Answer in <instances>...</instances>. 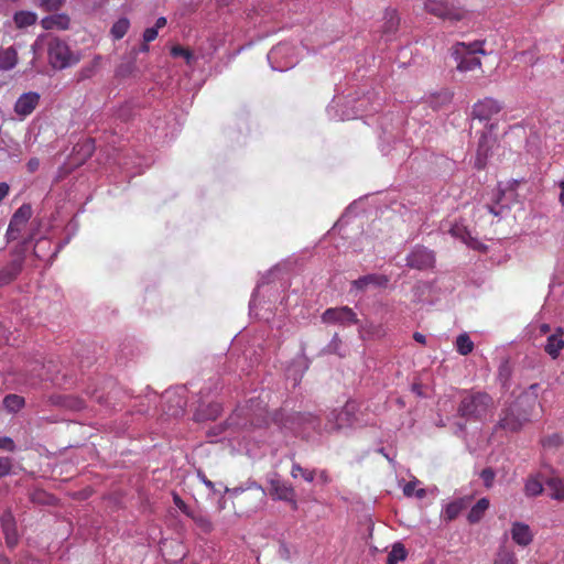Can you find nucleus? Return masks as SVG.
I'll return each mask as SVG.
<instances>
[{
    "label": "nucleus",
    "mask_w": 564,
    "mask_h": 564,
    "mask_svg": "<svg viewBox=\"0 0 564 564\" xmlns=\"http://www.w3.org/2000/svg\"><path fill=\"white\" fill-rule=\"evenodd\" d=\"M494 410V399L481 391L468 392L459 402L457 414L466 421H482Z\"/></svg>",
    "instance_id": "obj_1"
},
{
    "label": "nucleus",
    "mask_w": 564,
    "mask_h": 564,
    "mask_svg": "<svg viewBox=\"0 0 564 564\" xmlns=\"http://www.w3.org/2000/svg\"><path fill=\"white\" fill-rule=\"evenodd\" d=\"M226 491L237 499V502L246 509V512H254L264 503L265 491L256 482H252L247 488H227Z\"/></svg>",
    "instance_id": "obj_2"
},
{
    "label": "nucleus",
    "mask_w": 564,
    "mask_h": 564,
    "mask_svg": "<svg viewBox=\"0 0 564 564\" xmlns=\"http://www.w3.org/2000/svg\"><path fill=\"white\" fill-rule=\"evenodd\" d=\"M485 54L480 43H473L466 45L465 43H457L453 48V57L457 63L459 72H469L481 67L480 58L477 54Z\"/></svg>",
    "instance_id": "obj_3"
},
{
    "label": "nucleus",
    "mask_w": 564,
    "mask_h": 564,
    "mask_svg": "<svg viewBox=\"0 0 564 564\" xmlns=\"http://www.w3.org/2000/svg\"><path fill=\"white\" fill-rule=\"evenodd\" d=\"M48 62L55 69H64L77 62L66 42L54 37L48 42Z\"/></svg>",
    "instance_id": "obj_4"
},
{
    "label": "nucleus",
    "mask_w": 564,
    "mask_h": 564,
    "mask_svg": "<svg viewBox=\"0 0 564 564\" xmlns=\"http://www.w3.org/2000/svg\"><path fill=\"white\" fill-rule=\"evenodd\" d=\"M423 8L442 20L460 21L465 17L464 10L448 0H423Z\"/></svg>",
    "instance_id": "obj_5"
},
{
    "label": "nucleus",
    "mask_w": 564,
    "mask_h": 564,
    "mask_svg": "<svg viewBox=\"0 0 564 564\" xmlns=\"http://www.w3.org/2000/svg\"><path fill=\"white\" fill-rule=\"evenodd\" d=\"M519 402L520 400L502 410L497 424L498 427L509 432H518L530 420L527 412L520 411Z\"/></svg>",
    "instance_id": "obj_6"
},
{
    "label": "nucleus",
    "mask_w": 564,
    "mask_h": 564,
    "mask_svg": "<svg viewBox=\"0 0 564 564\" xmlns=\"http://www.w3.org/2000/svg\"><path fill=\"white\" fill-rule=\"evenodd\" d=\"M358 412V403L355 401H347L340 410L332 411L327 416V422L330 430H340L351 426L356 421Z\"/></svg>",
    "instance_id": "obj_7"
},
{
    "label": "nucleus",
    "mask_w": 564,
    "mask_h": 564,
    "mask_svg": "<svg viewBox=\"0 0 564 564\" xmlns=\"http://www.w3.org/2000/svg\"><path fill=\"white\" fill-rule=\"evenodd\" d=\"M322 322L325 324L349 326L357 324L358 317L352 308L348 306L329 307L322 314Z\"/></svg>",
    "instance_id": "obj_8"
},
{
    "label": "nucleus",
    "mask_w": 564,
    "mask_h": 564,
    "mask_svg": "<svg viewBox=\"0 0 564 564\" xmlns=\"http://www.w3.org/2000/svg\"><path fill=\"white\" fill-rule=\"evenodd\" d=\"M434 264V252L422 246H416L406 257V265L412 269L427 270Z\"/></svg>",
    "instance_id": "obj_9"
},
{
    "label": "nucleus",
    "mask_w": 564,
    "mask_h": 564,
    "mask_svg": "<svg viewBox=\"0 0 564 564\" xmlns=\"http://www.w3.org/2000/svg\"><path fill=\"white\" fill-rule=\"evenodd\" d=\"M270 495L273 499L286 501L291 505L292 510H297L299 505L295 499V490L292 485L280 479L270 480Z\"/></svg>",
    "instance_id": "obj_10"
},
{
    "label": "nucleus",
    "mask_w": 564,
    "mask_h": 564,
    "mask_svg": "<svg viewBox=\"0 0 564 564\" xmlns=\"http://www.w3.org/2000/svg\"><path fill=\"white\" fill-rule=\"evenodd\" d=\"M501 105L492 98H485L476 102L473 107V117L480 121L490 120L495 115L499 113Z\"/></svg>",
    "instance_id": "obj_11"
},
{
    "label": "nucleus",
    "mask_w": 564,
    "mask_h": 564,
    "mask_svg": "<svg viewBox=\"0 0 564 564\" xmlns=\"http://www.w3.org/2000/svg\"><path fill=\"white\" fill-rule=\"evenodd\" d=\"M0 523L7 545L11 549L14 547L18 544L19 535L15 519L10 510L2 512Z\"/></svg>",
    "instance_id": "obj_12"
},
{
    "label": "nucleus",
    "mask_w": 564,
    "mask_h": 564,
    "mask_svg": "<svg viewBox=\"0 0 564 564\" xmlns=\"http://www.w3.org/2000/svg\"><path fill=\"white\" fill-rule=\"evenodd\" d=\"M471 501V496H465L448 502L444 507L441 513V518L446 522L455 520L464 510L470 506Z\"/></svg>",
    "instance_id": "obj_13"
},
{
    "label": "nucleus",
    "mask_w": 564,
    "mask_h": 564,
    "mask_svg": "<svg viewBox=\"0 0 564 564\" xmlns=\"http://www.w3.org/2000/svg\"><path fill=\"white\" fill-rule=\"evenodd\" d=\"M40 101V95L35 91H29L22 94L15 105H14V111L18 116L24 118L29 115H31L34 109L37 107Z\"/></svg>",
    "instance_id": "obj_14"
},
{
    "label": "nucleus",
    "mask_w": 564,
    "mask_h": 564,
    "mask_svg": "<svg viewBox=\"0 0 564 564\" xmlns=\"http://www.w3.org/2000/svg\"><path fill=\"white\" fill-rule=\"evenodd\" d=\"M564 329L557 327L553 334H551L544 345V351L552 358L557 359L561 351L564 349Z\"/></svg>",
    "instance_id": "obj_15"
},
{
    "label": "nucleus",
    "mask_w": 564,
    "mask_h": 564,
    "mask_svg": "<svg viewBox=\"0 0 564 564\" xmlns=\"http://www.w3.org/2000/svg\"><path fill=\"white\" fill-rule=\"evenodd\" d=\"M389 283V278L383 274H367L360 276L352 282L354 288L365 291L368 286L386 288Z\"/></svg>",
    "instance_id": "obj_16"
},
{
    "label": "nucleus",
    "mask_w": 564,
    "mask_h": 564,
    "mask_svg": "<svg viewBox=\"0 0 564 564\" xmlns=\"http://www.w3.org/2000/svg\"><path fill=\"white\" fill-rule=\"evenodd\" d=\"M400 26V17L395 9H387L383 15V23L381 25V33L383 36L390 39L393 36Z\"/></svg>",
    "instance_id": "obj_17"
},
{
    "label": "nucleus",
    "mask_w": 564,
    "mask_h": 564,
    "mask_svg": "<svg viewBox=\"0 0 564 564\" xmlns=\"http://www.w3.org/2000/svg\"><path fill=\"white\" fill-rule=\"evenodd\" d=\"M511 536L512 540L521 546L529 545L533 539L530 527L522 522H514L512 524Z\"/></svg>",
    "instance_id": "obj_18"
},
{
    "label": "nucleus",
    "mask_w": 564,
    "mask_h": 564,
    "mask_svg": "<svg viewBox=\"0 0 564 564\" xmlns=\"http://www.w3.org/2000/svg\"><path fill=\"white\" fill-rule=\"evenodd\" d=\"M44 30H67L70 25V19L67 14H54L41 20Z\"/></svg>",
    "instance_id": "obj_19"
},
{
    "label": "nucleus",
    "mask_w": 564,
    "mask_h": 564,
    "mask_svg": "<svg viewBox=\"0 0 564 564\" xmlns=\"http://www.w3.org/2000/svg\"><path fill=\"white\" fill-rule=\"evenodd\" d=\"M23 261L15 259L0 271V286L11 283L22 271Z\"/></svg>",
    "instance_id": "obj_20"
},
{
    "label": "nucleus",
    "mask_w": 564,
    "mask_h": 564,
    "mask_svg": "<svg viewBox=\"0 0 564 564\" xmlns=\"http://www.w3.org/2000/svg\"><path fill=\"white\" fill-rule=\"evenodd\" d=\"M449 234L474 249H478L481 246L477 239L471 237L469 230L463 225H453L449 229Z\"/></svg>",
    "instance_id": "obj_21"
},
{
    "label": "nucleus",
    "mask_w": 564,
    "mask_h": 564,
    "mask_svg": "<svg viewBox=\"0 0 564 564\" xmlns=\"http://www.w3.org/2000/svg\"><path fill=\"white\" fill-rule=\"evenodd\" d=\"M32 217V207L30 204H23L21 205L12 215L10 223L12 224V227H20L24 229L28 221Z\"/></svg>",
    "instance_id": "obj_22"
},
{
    "label": "nucleus",
    "mask_w": 564,
    "mask_h": 564,
    "mask_svg": "<svg viewBox=\"0 0 564 564\" xmlns=\"http://www.w3.org/2000/svg\"><path fill=\"white\" fill-rule=\"evenodd\" d=\"M490 506V502L487 498L479 499L476 505L471 507L467 514V521L470 524L478 523L485 516L486 511L488 510Z\"/></svg>",
    "instance_id": "obj_23"
},
{
    "label": "nucleus",
    "mask_w": 564,
    "mask_h": 564,
    "mask_svg": "<svg viewBox=\"0 0 564 564\" xmlns=\"http://www.w3.org/2000/svg\"><path fill=\"white\" fill-rule=\"evenodd\" d=\"M37 21V14L32 11H17L13 15V22L17 29H25L34 25Z\"/></svg>",
    "instance_id": "obj_24"
},
{
    "label": "nucleus",
    "mask_w": 564,
    "mask_h": 564,
    "mask_svg": "<svg viewBox=\"0 0 564 564\" xmlns=\"http://www.w3.org/2000/svg\"><path fill=\"white\" fill-rule=\"evenodd\" d=\"M18 63V53L13 47L0 51V69H12Z\"/></svg>",
    "instance_id": "obj_25"
},
{
    "label": "nucleus",
    "mask_w": 564,
    "mask_h": 564,
    "mask_svg": "<svg viewBox=\"0 0 564 564\" xmlns=\"http://www.w3.org/2000/svg\"><path fill=\"white\" fill-rule=\"evenodd\" d=\"M129 28L130 21L127 18H120L112 24L110 34L113 40H120L128 33Z\"/></svg>",
    "instance_id": "obj_26"
},
{
    "label": "nucleus",
    "mask_w": 564,
    "mask_h": 564,
    "mask_svg": "<svg viewBox=\"0 0 564 564\" xmlns=\"http://www.w3.org/2000/svg\"><path fill=\"white\" fill-rule=\"evenodd\" d=\"M408 552L402 543H394L392 550L388 554L386 564H398L406 558Z\"/></svg>",
    "instance_id": "obj_27"
},
{
    "label": "nucleus",
    "mask_w": 564,
    "mask_h": 564,
    "mask_svg": "<svg viewBox=\"0 0 564 564\" xmlns=\"http://www.w3.org/2000/svg\"><path fill=\"white\" fill-rule=\"evenodd\" d=\"M455 346H456V350L462 356L469 355L474 349V343L471 341L470 337L466 333L457 336Z\"/></svg>",
    "instance_id": "obj_28"
},
{
    "label": "nucleus",
    "mask_w": 564,
    "mask_h": 564,
    "mask_svg": "<svg viewBox=\"0 0 564 564\" xmlns=\"http://www.w3.org/2000/svg\"><path fill=\"white\" fill-rule=\"evenodd\" d=\"M243 412V410H237L235 413L229 417V422L231 425H236L241 429H248V427H261L262 425L267 424L264 419H257V421L251 420L249 423H240L237 419L240 417V414Z\"/></svg>",
    "instance_id": "obj_29"
},
{
    "label": "nucleus",
    "mask_w": 564,
    "mask_h": 564,
    "mask_svg": "<svg viewBox=\"0 0 564 564\" xmlns=\"http://www.w3.org/2000/svg\"><path fill=\"white\" fill-rule=\"evenodd\" d=\"M24 403V398L18 394H8L3 399V405L9 412H18Z\"/></svg>",
    "instance_id": "obj_30"
},
{
    "label": "nucleus",
    "mask_w": 564,
    "mask_h": 564,
    "mask_svg": "<svg viewBox=\"0 0 564 564\" xmlns=\"http://www.w3.org/2000/svg\"><path fill=\"white\" fill-rule=\"evenodd\" d=\"M303 420V415L301 413H293L288 415L285 419L280 417V414H276L275 421L279 422L283 427L297 432L299 429L296 423Z\"/></svg>",
    "instance_id": "obj_31"
},
{
    "label": "nucleus",
    "mask_w": 564,
    "mask_h": 564,
    "mask_svg": "<svg viewBox=\"0 0 564 564\" xmlns=\"http://www.w3.org/2000/svg\"><path fill=\"white\" fill-rule=\"evenodd\" d=\"M552 490L551 497L556 500H564V480L560 478H551L546 482Z\"/></svg>",
    "instance_id": "obj_32"
},
{
    "label": "nucleus",
    "mask_w": 564,
    "mask_h": 564,
    "mask_svg": "<svg viewBox=\"0 0 564 564\" xmlns=\"http://www.w3.org/2000/svg\"><path fill=\"white\" fill-rule=\"evenodd\" d=\"M543 491V485L538 477H529L524 485V492L529 497H535Z\"/></svg>",
    "instance_id": "obj_33"
},
{
    "label": "nucleus",
    "mask_w": 564,
    "mask_h": 564,
    "mask_svg": "<svg viewBox=\"0 0 564 564\" xmlns=\"http://www.w3.org/2000/svg\"><path fill=\"white\" fill-rule=\"evenodd\" d=\"M207 411H208L207 413H204L203 411H198L195 414V419L197 421L216 420L219 416L221 409L218 403H210L207 405Z\"/></svg>",
    "instance_id": "obj_34"
},
{
    "label": "nucleus",
    "mask_w": 564,
    "mask_h": 564,
    "mask_svg": "<svg viewBox=\"0 0 564 564\" xmlns=\"http://www.w3.org/2000/svg\"><path fill=\"white\" fill-rule=\"evenodd\" d=\"M188 517L193 519L196 525L205 533H209L213 530V524L208 517L202 513H195L194 511Z\"/></svg>",
    "instance_id": "obj_35"
},
{
    "label": "nucleus",
    "mask_w": 564,
    "mask_h": 564,
    "mask_svg": "<svg viewBox=\"0 0 564 564\" xmlns=\"http://www.w3.org/2000/svg\"><path fill=\"white\" fill-rule=\"evenodd\" d=\"M291 475L293 478H296L299 475H301L308 482H312L315 478L314 470L304 469L299 464H293Z\"/></svg>",
    "instance_id": "obj_36"
},
{
    "label": "nucleus",
    "mask_w": 564,
    "mask_h": 564,
    "mask_svg": "<svg viewBox=\"0 0 564 564\" xmlns=\"http://www.w3.org/2000/svg\"><path fill=\"white\" fill-rule=\"evenodd\" d=\"M496 474L492 468L488 467L481 470L480 478L484 481L486 488H491L494 485Z\"/></svg>",
    "instance_id": "obj_37"
},
{
    "label": "nucleus",
    "mask_w": 564,
    "mask_h": 564,
    "mask_svg": "<svg viewBox=\"0 0 564 564\" xmlns=\"http://www.w3.org/2000/svg\"><path fill=\"white\" fill-rule=\"evenodd\" d=\"M171 54L173 57H184L187 62H189L192 58L191 51L181 45L173 46L171 50Z\"/></svg>",
    "instance_id": "obj_38"
},
{
    "label": "nucleus",
    "mask_w": 564,
    "mask_h": 564,
    "mask_svg": "<svg viewBox=\"0 0 564 564\" xmlns=\"http://www.w3.org/2000/svg\"><path fill=\"white\" fill-rule=\"evenodd\" d=\"M173 502L187 517L189 514H192L193 510H191V508L185 503V501L176 492H173Z\"/></svg>",
    "instance_id": "obj_39"
},
{
    "label": "nucleus",
    "mask_w": 564,
    "mask_h": 564,
    "mask_svg": "<svg viewBox=\"0 0 564 564\" xmlns=\"http://www.w3.org/2000/svg\"><path fill=\"white\" fill-rule=\"evenodd\" d=\"M64 2L65 0H42L41 6L45 11H57Z\"/></svg>",
    "instance_id": "obj_40"
},
{
    "label": "nucleus",
    "mask_w": 564,
    "mask_h": 564,
    "mask_svg": "<svg viewBox=\"0 0 564 564\" xmlns=\"http://www.w3.org/2000/svg\"><path fill=\"white\" fill-rule=\"evenodd\" d=\"M12 469V459L9 457H0V478L10 474Z\"/></svg>",
    "instance_id": "obj_41"
},
{
    "label": "nucleus",
    "mask_w": 564,
    "mask_h": 564,
    "mask_svg": "<svg viewBox=\"0 0 564 564\" xmlns=\"http://www.w3.org/2000/svg\"><path fill=\"white\" fill-rule=\"evenodd\" d=\"M340 347H341V339L339 338L338 334H335L330 340V343L328 344V350L333 354H336V355H339V356H344L341 352H340Z\"/></svg>",
    "instance_id": "obj_42"
},
{
    "label": "nucleus",
    "mask_w": 564,
    "mask_h": 564,
    "mask_svg": "<svg viewBox=\"0 0 564 564\" xmlns=\"http://www.w3.org/2000/svg\"><path fill=\"white\" fill-rule=\"evenodd\" d=\"M516 556L512 553L503 552L499 554L498 558L495 561V564H516Z\"/></svg>",
    "instance_id": "obj_43"
},
{
    "label": "nucleus",
    "mask_w": 564,
    "mask_h": 564,
    "mask_svg": "<svg viewBox=\"0 0 564 564\" xmlns=\"http://www.w3.org/2000/svg\"><path fill=\"white\" fill-rule=\"evenodd\" d=\"M0 449L8 451V452H14L15 451L14 441L8 436L0 437Z\"/></svg>",
    "instance_id": "obj_44"
},
{
    "label": "nucleus",
    "mask_w": 564,
    "mask_h": 564,
    "mask_svg": "<svg viewBox=\"0 0 564 564\" xmlns=\"http://www.w3.org/2000/svg\"><path fill=\"white\" fill-rule=\"evenodd\" d=\"M22 230L23 229L20 228V227H18V228L17 227H12V224L9 223V226H8V229H7V238H8V240L12 241V240L18 239Z\"/></svg>",
    "instance_id": "obj_45"
},
{
    "label": "nucleus",
    "mask_w": 564,
    "mask_h": 564,
    "mask_svg": "<svg viewBox=\"0 0 564 564\" xmlns=\"http://www.w3.org/2000/svg\"><path fill=\"white\" fill-rule=\"evenodd\" d=\"M158 36V30L156 28H148L144 30V33H143V42L145 43H150L152 41H154Z\"/></svg>",
    "instance_id": "obj_46"
},
{
    "label": "nucleus",
    "mask_w": 564,
    "mask_h": 564,
    "mask_svg": "<svg viewBox=\"0 0 564 564\" xmlns=\"http://www.w3.org/2000/svg\"><path fill=\"white\" fill-rule=\"evenodd\" d=\"M40 167V160L37 158H31L26 163V170L29 173H35Z\"/></svg>",
    "instance_id": "obj_47"
},
{
    "label": "nucleus",
    "mask_w": 564,
    "mask_h": 564,
    "mask_svg": "<svg viewBox=\"0 0 564 564\" xmlns=\"http://www.w3.org/2000/svg\"><path fill=\"white\" fill-rule=\"evenodd\" d=\"M543 446H557L560 444V436L554 434L542 441Z\"/></svg>",
    "instance_id": "obj_48"
},
{
    "label": "nucleus",
    "mask_w": 564,
    "mask_h": 564,
    "mask_svg": "<svg viewBox=\"0 0 564 564\" xmlns=\"http://www.w3.org/2000/svg\"><path fill=\"white\" fill-rule=\"evenodd\" d=\"M10 191L9 185L6 182L0 183V203L8 196Z\"/></svg>",
    "instance_id": "obj_49"
},
{
    "label": "nucleus",
    "mask_w": 564,
    "mask_h": 564,
    "mask_svg": "<svg viewBox=\"0 0 564 564\" xmlns=\"http://www.w3.org/2000/svg\"><path fill=\"white\" fill-rule=\"evenodd\" d=\"M486 163H485V160L481 158V152H480V148L478 149V153H477V158H476V161H475V166L478 169V170H482L485 167Z\"/></svg>",
    "instance_id": "obj_50"
},
{
    "label": "nucleus",
    "mask_w": 564,
    "mask_h": 564,
    "mask_svg": "<svg viewBox=\"0 0 564 564\" xmlns=\"http://www.w3.org/2000/svg\"><path fill=\"white\" fill-rule=\"evenodd\" d=\"M415 485L413 482H408L403 488V494L408 497L412 496L414 492Z\"/></svg>",
    "instance_id": "obj_51"
},
{
    "label": "nucleus",
    "mask_w": 564,
    "mask_h": 564,
    "mask_svg": "<svg viewBox=\"0 0 564 564\" xmlns=\"http://www.w3.org/2000/svg\"><path fill=\"white\" fill-rule=\"evenodd\" d=\"M413 339L419 343V344H422V345H425L426 344V337L425 335H423L422 333H419V332H415L413 334Z\"/></svg>",
    "instance_id": "obj_52"
},
{
    "label": "nucleus",
    "mask_w": 564,
    "mask_h": 564,
    "mask_svg": "<svg viewBox=\"0 0 564 564\" xmlns=\"http://www.w3.org/2000/svg\"><path fill=\"white\" fill-rule=\"evenodd\" d=\"M93 68L94 67H89V68H83L79 73V79H86V78H89L91 73H93Z\"/></svg>",
    "instance_id": "obj_53"
},
{
    "label": "nucleus",
    "mask_w": 564,
    "mask_h": 564,
    "mask_svg": "<svg viewBox=\"0 0 564 564\" xmlns=\"http://www.w3.org/2000/svg\"><path fill=\"white\" fill-rule=\"evenodd\" d=\"M182 412H183V405L181 404V399L178 398V399H177V408H176V409H174V410L171 412V415H173V416H177V415H180Z\"/></svg>",
    "instance_id": "obj_54"
},
{
    "label": "nucleus",
    "mask_w": 564,
    "mask_h": 564,
    "mask_svg": "<svg viewBox=\"0 0 564 564\" xmlns=\"http://www.w3.org/2000/svg\"><path fill=\"white\" fill-rule=\"evenodd\" d=\"M166 25V19L164 17H160L156 22H155V25L153 28H156V30L159 29H162Z\"/></svg>",
    "instance_id": "obj_55"
},
{
    "label": "nucleus",
    "mask_w": 564,
    "mask_h": 564,
    "mask_svg": "<svg viewBox=\"0 0 564 564\" xmlns=\"http://www.w3.org/2000/svg\"><path fill=\"white\" fill-rule=\"evenodd\" d=\"M485 208L487 209L488 213H490V214H492L495 216H500L501 215V209H496L491 205H486Z\"/></svg>",
    "instance_id": "obj_56"
},
{
    "label": "nucleus",
    "mask_w": 564,
    "mask_h": 564,
    "mask_svg": "<svg viewBox=\"0 0 564 564\" xmlns=\"http://www.w3.org/2000/svg\"><path fill=\"white\" fill-rule=\"evenodd\" d=\"M560 197H558V200L561 203L562 206H564V181L560 183Z\"/></svg>",
    "instance_id": "obj_57"
},
{
    "label": "nucleus",
    "mask_w": 564,
    "mask_h": 564,
    "mask_svg": "<svg viewBox=\"0 0 564 564\" xmlns=\"http://www.w3.org/2000/svg\"><path fill=\"white\" fill-rule=\"evenodd\" d=\"M539 330L541 334L545 335V334L550 333L551 326L549 324H541L539 327Z\"/></svg>",
    "instance_id": "obj_58"
},
{
    "label": "nucleus",
    "mask_w": 564,
    "mask_h": 564,
    "mask_svg": "<svg viewBox=\"0 0 564 564\" xmlns=\"http://www.w3.org/2000/svg\"><path fill=\"white\" fill-rule=\"evenodd\" d=\"M499 376H500V377H506V378L508 377L507 366H502V367H500V369H499Z\"/></svg>",
    "instance_id": "obj_59"
},
{
    "label": "nucleus",
    "mask_w": 564,
    "mask_h": 564,
    "mask_svg": "<svg viewBox=\"0 0 564 564\" xmlns=\"http://www.w3.org/2000/svg\"><path fill=\"white\" fill-rule=\"evenodd\" d=\"M0 564H11V563L7 556L0 554Z\"/></svg>",
    "instance_id": "obj_60"
},
{
    "label": "nucleus",
    "mask_w": 564,
    "mask_h": 564,
    "mask_svg": "<svg viewBox=\"0 0 564 564\" xmlns=\"http://www.w3.org/2000/svg\"><path fill=\"white\" fill-rule=\"evenodd\" d=\"M203 481L208 488H214V482L208 480L206 477L203 478Z\"/></svg>",
    "instance_id": "obj_61"
},
{
    "label": "nucleus",
    "mask_w": 564,
    "mask_h": 564,
    "mask_svg": "<svg viewBox=\"0 0 564 564\" xmlns=\"http://www.w3.org/2000/svg\"><path fill=\"white\" fill-rule=\"evenodd\" d=\"M84 147L87 149V153H88V154H91V151H93V144H91L90 142H88V143H86Z\"/></svg>",
    "instance_id": "obj_62"
},
{
    "label": "nucleus",
    "mask_w": 564,
    "mask_h": 564,
    "mask_svg": "<svg viewBox=\"0 0 564 564\" xmlns=\"http://www.w3.org/2000/svg\"><path fill=\"white\" fill-rule=\"evenodd\" d=\"M416 496H417L419 498H423V497L425 496V490H424V489H419V490L416 491Z\"/></svg>",
    "instance_id": "obj_63"
},
{
    "label": "nucleus",
    "mask_w": 564,
    "mask_h": 564,
    "mask_svg": "<svg viewBox=\"0 0 564 564\" xmlns=\"http://www.w3.org/2000/svg\"><path fill=\"white\" fill-rule=\"evenodd\" d=\"M148 44H149V43L143 42V44H142V46H141V50H142L143 52H148V51H149V46H148Z\"/></svg>",
    "instance_id": "obj_64"
}]
</instances>
